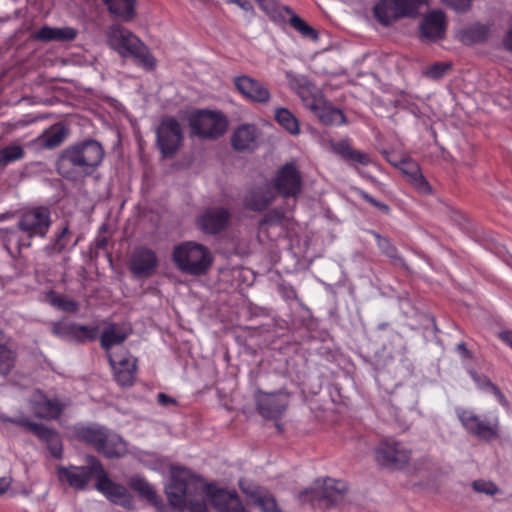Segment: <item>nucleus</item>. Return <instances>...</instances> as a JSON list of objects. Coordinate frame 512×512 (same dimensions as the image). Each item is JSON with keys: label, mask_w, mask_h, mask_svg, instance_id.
Instances as JSON below:
<instances>
[{"label": "nucleus", "mask_w": 512, "mask_h": 512, "mask_svg": "<svg viewBox=\"0 0 512 512\" xmlns=\"http://www.w3.org/2000/svg\"><path fill=\"white\" fill-rule=\"evenodd\" d=\"M229 213L224 208H211L203 212L197 219V226L204 233L216 234L226 228Z\"/></svg>", "instance_id": "nucleus-25"}, {"label": "nucleus", "mask_w": 512, "mask_h": 512, "mask_svg": "<svg viewBox=\"0 0 512 512\" xmlns=\"http://www.w3.org/2000/svg\"><path fill=\"white\" fill-rule=\"evenodd\" d=\"M351 165H362V166H367L369 165L372 160L370 158V156L366 153H363L359 150H356V149H352L350 155H349V158L347 160Z\"/></svg>", "instance_id": "nucleus-48"}, {"label": "nucleus", "mask_w": 512, "mask_h": 512, "mask_svg": "<svg viewBox=\"0 0 512 512\" xmlns=\"http://www.w3.org/2000/svg\"><path fill=\"white\" fill-rule=\"evenodd\" d=\"M106 45L121 57L136 58L145 69H153L156 65L144 43L129 29L120 24H112L105 30Z\"/></svg>", "instance_id": "nucleus-2"}, {"label": "nucleus", "mask_w": 512, "mask_h": 512, "mask_svg": "<svg viewBox=\"0 0 512 512\" xmlns=\"http://www.w3.org/2000/svg\"><path fill=\"white\" fill-rule=\"evenodd\" d=\"M50 443V451L53 456L60 457L61 456V446L58 443V436L52 441H48Z\"/></svg>", "instance_id": "nucleus-57"}, {"label": "nucleus", "mask_w": 512, "mask_h": 512, "mask_svg": "<svg viewBox=\"0 0 512 512\" xmlns=\"http://www.w3.org/2000/svg\"><path fill=\"white\" fill-rule=\"evenodd\" d=\"M447 6L451 7L455 11L464 12L467 11L472 3V0H441Z\"/></svg>", "instance_id": "nucleus-51"}, {"label": "nucleus", "mask_w": 512, "mask_h": 512, "mask_svg": "<svg viewBox=\"0 0 512 512\" xmlns=\"http://www.w3.org/2000/svg\"><path fill=\"white\" fill-rule=\"evenodd\" d=\"M274 118L276 122L292 135L300 133V126L298 119L287 108L279 107L275 109Z\"/></svg>", "instance_id": "nucleus-34"}, {"label": "nucleus", "mask_w": 512, "mask_h": 512, "mask_svg": "<svg viewBox=\"0 0 512 512\" xmlns=\"http://www.w3.org/2000/svg\"><path fill=\"white\" fill-rule=\"evenodd\" d=\"M256 405L259 413L268 419L280 417L288 405V395L285 393H265L262 391L256 394Z\"/></svg>", "instance_id": "nucleus-18"}, {"label": "nucleus", "mask_w": 512, "mask_h": 512, "mask_svg": "<svg viewBox=\"0 0 512 512\" xmlns=\"http://www.w3.org/2000/svg\"><path fill=\"white\" fill-rule=\"evenodd\" d=\"M457 348L461 350L463 353H467V349L464 343H460L457 345Z\"/></svg>", "instance_id": "nucleus-62"}, {"label": "nucleus", "mask_w": 512, "mask_h": 512, "mask_svg": "<svg viewBox=\"0 0 512 512\" xmlns=\"http://www.w3.org/2000/svg\"><path fill=\"white\" fill-rule=\"evenodd\" d=\"M242 491L250 498V502L262 512H280L275 499L269 494L246 488L241 483Z\"/></svg>", "instance_id": "nucleus-32"}, {"label": "nucleus", "mask_w": 512, "mask_h": 512, "mask_svg": "<svg viewBox=\"0 0 512 512\" xmlns=\"http://www.w3.org/2000/svg\"><path fill=\"white\" fill-rule=\"evenodd\" d=\"M129 486L144 498H146L154 506H158L160 504L161 501L154 488L144 478L138 476L132 477L129 480Z\"/></svg>", "instance_id": "nucleus-36"}, {"label": "nucleus", "mask_w": 512, "mask_h": 512, "mask_svg": "<svg viewBox=\"0 0 512 512\" xmlns=\"http://www.w3.org/2000/svg\"><path fill=\"white\" fill-rule=\"evenodd\" d=\"M274 184L283 196H295L301 190V178L293 162L286 163L277 173Z\"/></svg>", "instance_id": "nucleus-19"}, {"label": "nucleus", "mask_w": 512, "mask_h": 512, "mask_svg": "<svg viewBox=\"0 0 512 512\" xmlns=\"http://www.w3.org/2000/svg\"><path fill=\"white\" fill-rule=\"evenodd\" d=\"M261 138L260 129L254 124H242L237 127L232 136L231 144L236 151H253Z\"/></svg>", "instance_id": "nucleus-22"}, {"label": "nucleus", "mask_w": 512, "mask_h": 512, "mask_svg": "<svg viewBox=\"0 0 512 512\" xmlns=\"http://www.w3.org/2000/svg\"><path fill=\"white\" fill-rule=\"evenodd\" d=\"M66 404L57 398H49L40 391L33 393L31 407L37 417L45 419L57 418Z\"/></svg>", "instance_id": "nucleus-23"}, {"label": "nucleus", "mask_w": 512, "mask_h": 512, "mask_svg": "<svg viewBox=\"0 0 512 512\" xmlns=\"http://www.w3.org/2000/svg\"><path fill=\"white\" fill-rule=\"evenodd\" d=\"M458 420L467 433L486 441H492L500 435L498 417H481L475 411L467 408H456Z\"/></svg>", "instance_id": "nucleus-6"}, {"label": "nucleus", "mask_w": 512, "mask_h": 512, "mask_svg": "<svg viewBox=\"0 0 512 512\" xmlns=\"http://www.w3.org/2000/svg\"><path fill=\"white\" fill-rule=\"evenodd\" d=\"M400 170L406 176L407 181L421 172L419 165L412 160H403L400 163Z\"/></svg>", "instance_id": "nucleus-49"}, {"label": "nucleus", "mask_w": 512, "mask_h": 512, "mask_svg": "<svg viewBox=\"0 0 512 512\" xmlns=\"http://www.w3.org/2000/svg\"><path fill=\"white\" fill-rule=\"evenodd\" d=\"M157 399H158L159 404H161L163 406H167L169 404L175 403V400H173L172 398H170L168 395H166L164 393H159L157 396Z\"/></svg>", "instance_id": "nucleus-58"}, {"label": "nucleus", "mask_w": 512, "mask_h": 512, "mask_svg": "<svg viewBox=\"0 0 512 512\" xmlns=\"http://www.w3.org/2000/svg\"><path fill=\"white\" fill-rule=\"evenodd\" d=\"M360 195L362 196L363 199H365L367 202L371 203L372 205L378 207L380 210H382L384 212H388L389 211V207L386 204L377 201L376 199L371 197L366 192L361 191Z\"/></svg>", "instance_id": "nucleus-54"}, {"label": "nucleus", "mask_w": 512, "mask_h": 512, "mask_svg": "<svg viewBox=\"0 0 512 512\" xmlns=\"http://www.w3.org/2000/svg\"><path fill=\"white\" fill-rule=\"evenodd\" d=\"M472 377L477 387H479L483 391L493 394L501 405L506 406L507 401L505 396L499 390V388L496 385H494L488 378L481 377L477 374H472Z\"/></svg>", "instance_id": "nucleus-43"}, {"label": "nucleus", "mask_w": 512, "mask_h": 512, "mask_svg": "<svg viewBox=\"0 0 512 512\" xmlns=\"http://www.w3.org/2000/svg\"><path fill=\"white\" fill-rule=\"evenodd\" d=\"M429 0H380L373 9L375 18L388 26L402 18H415Z\"/></svg>", "instance_id": "nucleus-5"}, {"label": "nucleus", "mask_w": 512, "mask_h": 512, "mask_svg": "<svg viewBox=\"0 0 512 512\" xmlns=\"http://www.w3.org/2000/svg\"><path fill=\"white\" fill-rule=\"evenodd\" d=\"M16 362L15 351L8 347L4 338L0 337V375H7L13 369Z\"/></svg>", "instance_id": "nucleus-38"}, {"label": "nucleus", "mask_w": 512, "mask_h": 512, "mask_svg": "<svg viewBox=\"0 0 512 512\" xmlns=\"http://www.w3.org/2000/svg\"><path fill=\"white\" fill-rule=\"evenodd\" d=\"M108 11L124 22H130L136 16V0H104Z\"/></svg>", "instance_id": "nucleus-31"}, {"label": "nucleus", "mask_w": 512, "mask_h": 512, "mask_svg": "<svg viewBox=\"0 0 512 512\" xmlns=\"http://www.w3.org/2000/svg\"><path fill=\"white\" fill-rule=\"evenodd\" d=\"M408 182L420 193L429 194L431 193V187L423 174L419 172L417 175H414L413 178L408 180Z\"/></svg>", "instance_id": "nucleus-47"}, {"label": "nucleus", "mask_w": 512, "mask_h": 512, "mask_svg": "<svg viewBox=\"0 0 512 512\" xmlns=\"http://www.w3.org/2000/svg\"><path fill=\"white\" fill-rule=\"evenodd\" d=\"M114 378L120 386H131L136 376V359L127 351L109 354Z\"/></svg>", "instance_id": "nucleus-15"}, {"label": "nucleus", "mask_w": 512, "mask_h": 512, "mask_svg": "<svg viewBox=\"0 0 512 512\" xmlns=\"http://www.w3.org/2000/svg\"><path fill=\"white\" fill-rule=\"evenodd\" d=\"M233 83L239 93L251 102L266 104L271 98L269 89L262 82L248 75L234 77Z\"/></svg>", "instance_id": "nucleus-16"}, {"label": "nucleus", "mask_w": 512, "mask_h": 512, "mask_svg": "<svg viewBox=\"0 0 512 512\" xmlns=\"http://www.w3.org/2000/svg\"><path fill=\"white\" fill-rule=\"evenodd\" d=\"M68 233V228L64 227L61 233L58 235L54 245L53 249L56 252H61L67 245V242L65 241L66 234Z\"/></svg>", "instance_id": "nucleus-53"}, {"label": "nucleus", "mask_w": 512, "mask_h": 512, "mask_svg": "<svg viewBox=\"0 0 512 512\" xmlns=\"http://www.w3.org/2000/svg\"><path fill=\"white\" fill-rule=\"evenodd\" d=\"M306 108L311 110L325 125H341L345 122L343 112L340 109L329 105L322 93L316 94V99H314Z\"/></svg>", "instance_id": "nucleus-24"}, {"label": "nucleus", "mask_w": 512, "mask_h": 512, "mask_svg": "<svg viewBox=\"0 0 512 512\" xmlns=\"http://www.w3.org/2000/svg\"><path fill=\"white\" fill-rule=\"evenodd\" d=\"M472 487L476 492L486 495H494L498 492L497 486L493 482L486 480H476L472 483Z\"/></svg>", "instance_id": "nucleus-45"}, {"label": "nucleus", "mask_w": 512, "mask_h": 512, "mask_svg": "<svg viewBox=\"0 0 512 512\" xmlns=\"http://www.w3.org/2000/svg\"><path fill=\"white\" fill-rule=\"evenodd\" d=\"M411 454V449L405 443L391 438L381 441L375 450L376 461L391 469L404 468Z\"/></svg>", "instance_id": "nucleus-9"}, {"label": "nucleus", "mask_w": 512, "mask_h": 512, "mask_svg": "<svg viewBox=\"0 0 512 512\" xmlns=\"http://www.w3.org/2000/svg\"><path fill=\"white\" fill-rule=\"evenodd\" d=\"M176 266L189 275H203L211 267L213 258L207 247L197 242H184L174 248Z\"/></svg>", "instance_id": "nucleus-3"}, {"label": "nucleus", "mask_w": 512, "mask_h": 512, "mask_svg": "<svg viewBox=\"0 0 512 512\" xmlns=\"http://www.w3.org/2000/svg\"><path fill=\"white\" fill-rule=\"evenodd\" d=\"M487 29L481 24H474L465 29H461L457 33L459 40L466 44L471 45L480 42L486 38Z\"/></svg>", "instance_id": "nucleus-37"}, {"label": "nucleus", "mask_w": 512, "mask_h": 512, "mask_svg": "<svg viewBox=\"0 0 512 512\" xmlns=\"http://www.w3.org/2000/svg\"><path fill=\"white\" fill-rule=\"evenodd\" d=\"M24 157V150L19 144H11L0 148V167H4L9 163L20 160Z\"/></svg>", "instance_id": "nucleus-42"}, {"label": "nucleus", "mask_w": 512, "mask_h": 512, "mask_svg": "<svg viewBox=\"0 0 512 512\" xmlns=\"http://www.w3.org/2000/svg\"><path fill=\"white\" fill-rule=\"evenodd\" d=\"M228 2L236 4L242 10H244L247 13H250L251 15L255 14L254 8H253L251 2L248 0H228Z\"/></svg>", "instance_id": "nucleus-55"}, {"label": "nucleus", "mask_w": 512, "mask_h": 512, "mask_svg": "<svg viewBox=\"0 0 512 512\" xmlns=\"http://www.w3.org/2000/svg\"><path fill=\"white\" fill-rule=\"evenodd\" d=\"M9 488V483L5 478H0V494L7 491Z\"/></svg>", "instance_id": "nucleus-61"}, {"label": "nucleus", "mask_w": 512, "mask_h": 512, "mask_svg": "<svg viewBox=\"0 0 512 512\" xmlns=\"http://www.w3.org/2000/svg\"><path fill=\"white\" fill-rule=\"evenodd\" d=\"M66 136L65 130L61 126H52L44 131L38 138L41 147L52 149L59 146Z\"/></svg>", "instance_id": "nucleus-35"}, {"label": "nucleus", "mask_w": 512, "mask_h": 512, "mask_svg": "<svg viewBox=\"0 0 512 512\" xmlns=\"http://www.w3.org/2000/svg\"><path fill=\"white\" fill-rule=\"evenodd\" d=\"M207 500L216 508L218 512H245V509L235 493L218 489L213 485H208L201 489Z\"/></svg>", "instance_id": "nucleus-17"}, {"label": "nucleus", "mask_w": 512, "mask_h": 512, "mask_svg": "<svg viewBox=\"0 0 512 512\" xmlns=\"http://www.w3.org/2000/svg\"><path fill=\"white\" fill-rule=\"evenodd\" d=\"M330 147H331V151L333 153L340 156L341 158H343L346 161L348 160L349 155L353 149L351 147V145L345 140L338 141V142H331Z\"/></svg>", "instance_id": "nucleus-46"}, {"label": "nucleus", "mask_w": 512, "mask_h": 512, "mask_svg": "<svg viewBox=\"0 0 512 512\" xmlns=\"http://www.w3.org/2000/svg\"><path fill=\"white\" fill-rule=\"evenodd\" d=\"M499 338L512 348V331H504L499 334Z\"/></svg>", "instance_id": "nucleus-59"}, {"label": "nucleus", "mask_w": 512, "mask_h": 512, "mask_svg": "<svg viewBox=\"0 0 512 512\" xmlns=\"http://www.w3.org/2000/svg\"><path fill=\"white\" fill-rule=\"evenodd\" d=\"M51 331L54 336L68 342L84 343L97 338V328L68 321L53 322Z\"/></svg>", "instance_id": "nucleus-14"}, {"label": "nucleus", "mask_w": 512, "mask_h": 512, "mask_svg": "<svg viewBox=\"0 0 512 512\" xmlns=\"http://www.w3.org/2000/svg\"><path fill=\"white\" fill-rule=\"evenodd\" d=\"M503 44L506 49L512 52V28L505 35L503 39Z\"/></svg>", "instance_id": "nucleus-60"}, {"label": "nucleus", "mask_w": 512, "mask_h": 512, "mask_svg": "<svg viewBox=\"0 0 512 512\" xmlns=\"http://www.w3.org/2000/svg\"><path fill=\"white\" fill-rule=\"evenodd\" d=\"M47 300L53 307L65 312H76L79 309L77 302L68 297L60 296L53 291L47 293Z\"/></svg>", "instance_id": "nucleus-41"}, {"label": "nucleus", "mask_w": 512, "mask_h": 512, "mask_svg": "<svg viewBox=\"0 0 512 512\" xmlns=\"http://www.w3.org/2000/svg\"><path fill=\"white\" fill-rule=\"evenodd\" d=\"M91 470L97 479L96 489L108 500L123 507H129L131 497L125 486L117 484L108 478L102 464L96 459H91Z\"/></svg>", "instance_id": "nucleus-11"}, {"label": "nucleus", "mask_w": 512, "mask_h": 512, "mask_svg": "<svg viewBox=\"0 0 512 512\" xmlns=\"http://www.w3.org/2000/svg\"><path fill=\"white\" fill-rule=\"evenodd\" d=\"M420 37L422 40L434 42L444 38L446 31V17L440 10L429 12L420 22Z\"/></svg>", "instance_id": "nucleus-20"}, {"label": "nucleus", "mask_w": 512, "mask_h": 512, "mask_svg": "<svg viewBox=\"0 0 512 512\" xmlns=\"http://www.w3.org/2000/svg\"><path fill=\"white\" fill-rule=\"evenodd\" d=\"M88 458V466H70V467H57V476L60 482L67 483L70 487L76 490H84L88 484L90 477L94 472L91 470V459Z\"/></svg>", "instance_id": "nucleus-21"}, {"label": "nucleus", "mask_w": 512, "mask_h": 512, "mask_svg": "<svg viewBox=\"0 0 512 512\" xmlns=\"http://www.w3.org/2000/svg\"><path fill=\"white\" fill-rule=\"evenodd\" d=\"M78 435L106 457L118 458L127 452V444L122 437L104 427H83Z\"/></svg>", "instance_id": "nucleus-4"}, {"label": "nucleus", "mask_w": 512, "mask_h": 512, "mask_svg": "<svg viewBox=\"0 0 512 512\" xmlns=\"http://www.w3.org/2000/svg\"><path fill=\"white\" fill-rule=\"evenodd\" d=\"M274 199L275 192L270 184L265 183L249 191L244 198V204L248 209L261 211L272 203Z\"/></svg>", "instance_id": "nucleus-29"}, {"label": "nucleus", "mask_w": 512, "mask_h": 512, "mask_svg": "<svg viewBox=\"0 0 512 512\" xmlns=\"http://www.w3.org/2000/svg\"><path fill=\"white\" fill-rule=\"evenodd\" d=\"M157 265V258L152 250L136 249L130 261V270L136 276H147Z\"/></svg>", "instance_id": "nucleus-28"}, {"label": "nucleus", "mask_w": 512, "mask_h": 512, "mask_svg": "<svg viewBox=\"0 0 512 512\" xmlns=\"http://www.w3.org/2000/svg\"><path fill=\"white\" fill-rule=\"evenodd\" d=\"M78 35V30L66 26V27H50L44 26L40 28L36 34L35 39L40 41H58V42H67L74 40Z\"/></svg>", "instance_id": "nucleus-30"}, {"label": "nucleus", "mask_w": 512, "mask_h": 512, "mask_svg": "<svg viewBox=\"0 0 512 512\" xmlns=\"http://www.w3.org/2000/svg\"><path fill=\"white\" fill-rule=\"evenodd\" d=\"M285 11H287L289 14H291L290 17V25L297 30L302 36L317 40L318 39V33L314 28H312L310 25H308L302 18L294 14L288 7H283Z\"/></svg>", "instance_id": "nucleus-40"}, {"label": "nucleus", "mask_w": 512, "mask_h": 512, "mask_svg": "<svg viewBox=\"0 0 512 512\" xmlns=\"http://www.w3.org/2000/svg\"><path fill=\"white\" fill-rule=\"evenodd\" d=\"M171 479L166 486V494L172 506L182 509L187 502V492L193 484L192 474L188 469L172 467Z\"/></svg>", "instance_id": "nucleus-12"}, {"label": "nucleus", "mask_w": 512, "mask_h": 512, "mask_svg": "<svg viewBox=\"0 0 512 512\" xmlns=\"http://www.w3.org/2000/svg\"><path fill=\"white\" fill-rule=\"evenodd\" d=\"M289 217L278 209H274L265 214L263 219L259 222V232L262 233L268 227L272 226H286Z\"/></svg>", "instance_id": "nucleus-39"}, {"label": "nucleus", "mask_w": 512, "mask_h": 512, "mask_svg": "<svg viewBox=\"0 0 512 512\" xmlns=\"http://www.w3.org/2000/svg\"><path fill=\"white\" fill-rule=\"evenodd\" d=\"M260 7L272 18L276 15V3L274 0H256Z\"/></svg>", "instance_id": "nucleus-52"}, {"label": "nucleus", "mask_w": 512, "mask_h": 512, "mask_svg": "<svg viewBox=\"0 0 512 512\" xmlns=\"http://www.w3.org/2000/svg\"><path fill=\"white\" fill-rule=\"evenodd\" d=\"M189 510L190 512H207L206 503L201 500H189Z\"/></svg>", "instance_id": "nucleus-56"}, {"label": "nucleus", "mask_w": 512, "mask_h": 512, "mask_svg": "<svg viewBox=\"0 0 512 512\" xmlns=\"http://www.w3.org/2000/svg\"><path fill=\"white\" fill-rule=\"evenodd\" d=\"M155 132L157 146L163 157H172L179 150L183 140V131L178 120L163 117Z\"/></svg>", "instance_id": "nucleus-10"}, {"label": "nucleus", "mask_w": 512, "mask_h": 512, "mask_svg": "<svg viewBox=\"0 0 512 512\" xmlns=\"http://www.w3.org/2000/svg\"><path fill=\"white\" fill-rule=\"evenodd\" d=\"M50 224V211L42 206L25 210L18 220V228L30 238L45 237Z\"/></svg>", "instance_id": "nucleus-13"}, {"label": "nucleus", "mask_w": 512, "mask_h": 512, "mask_svg": "<svg viewBox=\"0 0 512 512\" xmlns=\"http://www.w3.org/2000/svg\"><path fill=\"white\" fill-rule=\"evenodd\" d=\"M1 419L3 421H9L14 424L26 427L30 432H32L40 439L52 441L56 438V433L53 430H50L49 428L42 424L33 423L25 417L9 418L2 416Z\"/></svg>", "instance_id": "nucleus-33"}, {"label": "nucleus", "mask_w": 512, "mask_h": 512, "mask_svg": "<svg viewBox=\"0 0 512 512\" xmlns=\"http://www.w3.org/2000/svg\"><path fill=\"white\" fill-rule=\"evenodd\" d=\"M346 490L347 487L343 481L327 478L315 481L310 489L305 490L302 497L314 504L328 507L341 501Z\"/></svg>", "instance_id": "nucleus-8"}, {"label": "nucleus", "mask_w": 512, "mask_h": 512, "mask_svg": "<svg viewBox=\"0 0 512 512\" xmlns=\"http://www.w3.org/2000/svg\"><path fill=\"white\" fill-rule=\"evenodd\" d=\"M103 156L102 146L89 140L66 149L58 160L57 170L63 177L74 180L92 173Z\"/></svg>", "instance_id": "nucleus-1"}, {"label": "nucleus", "mask_w": 512, "mask_h": 512, "mask_svg": "<svg viewBox=\"0 0 512 512\" xmlns=\"http://www.w3.org/2000/svg\"><path fill=\"white\" fill-rule=\"evenodd\" d=\"M285 76L290 88L294 90L301 98L305 107H307L313 102L314 99H316V94L322 93L303 75L296 74L292 71H287Z\"/></svg>", "instance_id": "nucleus-26"}, {"label": "nucleus", "mask_w": 512, "mask_h": 512, "mask_svg": "<svg viewBox=\"0 0 512 512\" xmlns=\"http://www.w3.org/2000/svg\"><path fill=\"white\" fill-rule=\"evenodd\" d=\"M376 238H377V244L383 253H385L390 258L397 257L396 248L391 244L389 239H387L385 237H381L380 235H376Z\"/></svg>", "instance_id": "nucleus-50"}, {"label": "nucleus", "mask_w": 512, "mask_h": 512, "mask_svg": "<svg viewBox=\"0 0 512 512\" xmlns=\"http://www.w3.org/2000/svg\"><path fill=\"white\" fill-rule=\"evenodd\" d=\"M189 125L193 134L201 138L216 139L225 133L228 121L219 111L198 110L190 115Z\"/></svg>", "instance_id": "nucleus-7"}, {"label": "nucleus", "mask_w": 512, "mask_h": 512, "mask_svg": "<svg viewBox=\"0 0 512 512\" xmlns=\"http://www.w3.org/2000/svg\"><path fill=\"white\" fill-rule=\"evenodd\" d=\"M452 67L450 62H436L423 70V75L432 80L441 79Z\"/></svg>", "instance_id": "nucleus-44"}, {"label": "nucleus", "mask_w": 512, "mask_h": 512, "mask_svg": "<svg viewBox=\"0 0 512 512\" xmlns=\"http://www.w3.org/2000/svg\"><path fill=\"white\" fill-rule=\"evenodd\" d=\"M131 332L132 329L129 326L109 322L100 335L101 347L109 351L113 346L122 344Z\"/></svg>", "instance_id": "nucleus-27"}]
</instances>
